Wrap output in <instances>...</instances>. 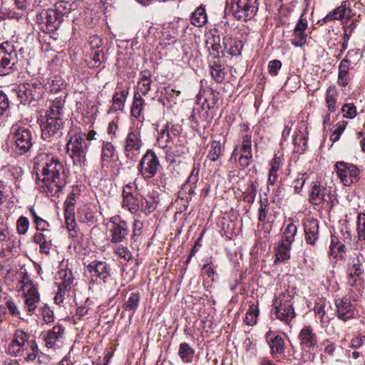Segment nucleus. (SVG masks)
<instances>
[{"mask_svg": "<svg viewBox=\"0 0 365 365\" xmlns=\"http://www.w3.org/2000/svg\"><path fill=\"white\" fill-rule=\"evenodd\" d=\"M335 305L336 307L337 317L340 319L346 322L354 317L355 307L350 299L347 297L338 298L335 299Z\"/></svg>", "mask_w": 365, "mask_h": 365, "instance_id": "412c9836", "label": "nucleus"}, {"mask_svg": "<svg viewBox=\"0 0 365 365\" xmlns=\"http://www.w3.org/2000/svg\"><path fill=\"white\" fill-rule=\"evenodd\" d=\"M160 167V163L157 155L152 150H148L140 160L138 170L142 178L148 181L155 177Z\"/></svg>", "mask_w": 365, "mask_h": 365, "instance_id": "0eeeda50", "label": "nucleus"}, {"mask_svg": "<svg viewBox=\"0 0 365 365\" xmlns=\"http://www.w3.org/2000/svg\"><path fill=\"white\" fill-rule=\"evenodd\" d=\"M33 239L34 242L39 245L41 252L46 255L50 253L52 246V237L50 232H36Z\"/></svg>", "mask_w": 365, "mask_h": 365, "instance_id": "c85d7f7f", "label": "nucleus"}, {"mask_svg": "<svg viewBox=\"0 0 365 365\" xmlns=\"http://www.w3.org/2000/svg\"><path fill=\"white\" fill-rule=\"evenodd\" d=\"M152 80L149 71H144L140 73V78L138 83V91L140 95H146L150 90Z\"/></svg>", "mask_w": 365, "mask_h": 365, "instance_id": "4c0bfd02", "label": "nucleus"}, {"mask_svg": "<svg viewBox=\"0 0 365 365\" xmlns=\"http://www.w3.org/2000/svg\"><path fill=\"white\" fill-rule=\"evenodd\" d=\"M244 200L248 203L252 204L255 202L257 195L256 186L251 183L247 188L246 192L244 193Z\"/></svg>", "mask_w": 365, "mask_h": 365, "instance_id": "680f3d73", "label": "nucleus"}, {"mask_svg": "<svg viewBox=\"0 0 365 365\" xmlns=\"http://www.w3.org/2000/svg\"><path fill=\"white\" fill-rule=\"evenodd\" d=\"M257 9V0H231L230 9L237 20L246 21L251 19Z\"/></svg>", "mask_w": 365, "mask_h": 365, "instance_id": "6e6552de", "label": "nucleus"}, {"mask_svg": "<svg viewBox=\"0 0 365 365\" xmlns=\"http://www.w3.org/2000/svg\"><path fill=\"white\" fill-rule=\"evenodd\" d=\"M86 135L83 133H75L71 136L66 144L67 152L75 164H81L86 161L87 152Z\"/></svg>", "mask_w": 365, "mask_h": 365, "instance_id": "423d86ee", "label": "nucleus"}, {"mask_svg": "<svg viewBox=\"0 0 365 365\" xmlns=\"http://www.w3.org/2000/svg\"><path fill=\"white\" fill-rule=\"evenodd\" d=\"M223 45L225 51L232 56H237L241 53L242 49L241 41L233 38L231 36H224Z\"/></svg>", "mask_w": 365, "mask_h": 365, "instance_id": "c9c22d12", "label": "nucleus"}, {"mask_svg": "<svg viewBox=\"0 0 365 365\" xmlns=\"http://www.w3.org/2000/svg\"><path fill=\"white\" fill-rule=\"evenodd\" d=\"M36 18L37 23L44 25L48 31L56 30L62 22L54 8L42 9L36 14Z\"/></svg>", "mask_w": 365, "mask_h": 365, "instance_id": "dca6fc26", "label": "nucleus"}, {"mask_svg": "<svg viewBox=\"0 0 365 365\" xmlns=\"http://www.w3.org/2000/svg\"><path fill=\"white\" fill-rule=\"evenodd\" d=\"M353 63L356 64V62H351L348 58L343 59L339 66V75H338V84L341 86H346L349 82V71L350 70V65Z\"/></svg>", "mask_w": 365, "mask_h": 365, "instance_id": "2f4dec72", "label": "nucleus"}, {"mask_svg": "<svg viewBox=\"0 0 365 365\" xmlns=\"http://www.w3.org/2000/svg\"><path fill=\"white\" fill-rule=\"evenodd\" d=\"M80 2L73 1L71 2L66 1H58L54 4L56 12L63 21L64 16H67L71 12L77 10Z\"/></svg>", "mask_w": 365, "mask_h": 365, "instance_id": "cd10ccee", "label": "nucleus"}, {"mask_svg": "<svg viewBox=\"0 0 365 365\" xmlns=\"http://www.w3.org/2000/svg\"><path fill=\"white\" fill-rule=\"evenodd\" d=\"M361 274L362 270L359 259L354 258L348 267V284L351 287L356 286Z\"/></svg>", "mask_w": 365, "mask_h": 365, "instance_id": "bb28decb", "label": "nucleus"}, {"mask_svg": "<svg viewBox=\"0 0 365 365\" xmlns=\"http://www.w3.org/2000/svg\"><path fill=\"white\" fill-rule=\"evenodd\" d=\"M77 217L82 223L93 224L95 222L94 206L91 204L83 205L78 210Z\"/></svg>", "mask_w": 365, "mask_h": 365, "instance_id": "473e14b6", "label": "nucleus"}, {"mask_svg": "<svg viewBox=\"0 0 365 365\" xmlns=\"http://www.w3.org/2000/svg\"><path fill=\"white\" fill-rule=\"evenodd\" d=\"M145 106V101L139 93H135L131 106V115L135 118L140 117Z\"/></svg>", "mask_w": 365, "mask_h": 365, "instance_id": "a19ab883", "label": "nucleus"}, {"mask_svg": "<svg viewBox=\"0 0 365 365\" xmlns=\"http://www.w3.org/2000/svg\"><path fill=\"white\" fill-rule=\"evenodd\" d=\"M18 62L14 42L6 41L0 43V76L11 73Z\"/></svg>", "mask_w": 365, "mask_h": 365, "instance_id": "39448f33", "label": "nucleus"}, {"mask_svg": "<svg viewBox=\"0 0 365 365\" xmlns=\"http://www.w3.org/2000/svg\"><path fill=\"white\" fill-rule=\"evenodd\" d=\"M259 309L257 305L251 304L246 313L245 322L249 326H253L257 323Z\"/></svg>", "mask_w": 365, "mask_h": 365, "instance_id": "8fccbe9b", "label": "nucleus"}, {"mask_svg": "<svg viewBox=\"0 0 365 365\" xmlns=\"http://www.w3.org/2000/svg\"><path fill=\"white\" fill-rule=\"evenodd\" d=\"M110 239L112 243H120L123 242L128 235L129 229L125 221L119 222L111 221L109 228Z\"/></svg>", "mask_w": 365, "mask_h": 365, "instance_id": "aec40b11", "label": "nucleus"}, {"mask_svg": "<svg viewBox=\"0 0 365 365\" xmlns=\"http://www.w3.org/2000/svg\"><path fill=\"white\" fill-rule=\"evenodd\" d=\"M27 345L29 349L24 359L26 361H34L36 359L38 354V345L35 340L28 341Z\"/></svg>", "mask_w": 365, "mask_h": 365, "instance_id": "6e6d98bb", "label": "nucleus"}, {"mask_svg": "<svg viewBox=\"0 0 365 365\" xmlns=\"http://www.w3.org/2000/svg\"><path fill=\"white\" fill-rule=\"evenodd\" d=\"M5 299L6 307L8 309L9 314L14 317L21 319V312L17 304L11 297H6Z\"/></svg>", "mask_w": 365, "mask_h": 365, "instance_id": "4d7b16f0", "label": "nucleus"}, {"mask_svg": "<svg viewBox=\"0 0 365 365\" xmlns=\"http://www.w3.org/2000/svg\"><path fill=\"white\" fill-rule=\"evenodd\" d=\"M308 27V23L302 14L294 29V38L292 43L295 46H302L307 42V34L304 33Z\"/></svg>", "mask_w": 365, "mask_h": 365, "instance_id": "b1692460", "label": "nucleus"}, {"mask_svg": "<svg viewBox=\"0 0 365 365\" xmlns=\"http://www.w3.org/2000/svg\"><path fill=\"white\" fill-rule=\"evenodd\" d=\"M170 140L171 135L170 133V124L167 123L160 131L157 143L160 148H165L168 147V143Z\"/></svg>", "mask_w": 365, "mask_h": 365, "instance_id": "09e8293b", "label": "nucleus"}, {"mask_svg": "<svg viewBox=\"0 0 365 365\" xmlns=\"http://www.w3.org/2000/svg\"><path fill=\"white\" fill-rule=\"evenodd\" d=\"M353 16L352 10L346 6V1L325 16L322 21L327 24L334 20L349 21Z\"/></svg>", "mask_w": 365, "mask_h": 365, "instance_id": "5701e85b", "label": "nucleus"}, {"mask_svg": "<svg viewBox=\"0 0 365 365\" xmlns=\"http://www.w3.org/2000/svg\"><path fill=\"white\" fill-rule=\"evenodd\" d=\"M9 140L14 152L19 155L27 153L34 144V135L27 127L14 124L9 133Z\"/></svg>", "mask_w": 365, "mask_h": 365, "instance_id": "7ed1b4c3", "label": "nucleus"}, {"mask_svg": "<svg viewBox=\"0 0 365 365\" xmlns=\"http://www.w3.org/2000/svg\"><path fill=\"white\" fill-rule=\"evenodd\" d=\"M319 222L315 219L304 222L305 240L307 244L315 245L319 238Z\"/></svg>", "mask_w": 365, "mask_h": 365, "instance_id": "a878e982", "label": "nucleus"}, {"mask_svg": "<svg viewBox=\"0 0 365 365\" xmlns=\"http://www.w3.org/2000/svg\"><path fill=\"white\" fill-rule=\"evenodd\" d=\"M293 304V298L288 291L276 294L273 301L276 317L287 324L289 323L295 317Z\"/></svg>", "mask_w": 365, "mask_h": 365, "instance_id": "20e7f679", "label": "nucleus"}, {"mask_svg": "<svg viewBox=\"0 0 365 365\" xmlns=\"http://www.w3.org/2000/svg\"><path fill=\"white\" fill-rule=\"evenodd\" d=\"M210 73L212 77L217 82H222L225 79V73L223 71L222 66L214 62L212 65H210Z\"/></svg>", "mask_w": 365, "mask_h": 365, "instance_id": "864d4df0", "label": "nucleus"}, {"mask_svg": "<svg viewBox=\"0 0 365 365\" xmlns=\"http://www.w3.org/2000/svg\"><path fill=\"white\" fill-rule=\"evenodd\" d=\"M29 277L27 274H24L22 277V289L24 291V307L28 314L31 316L34 314L37 307V304L40 302V294L37 289L34 286H31L28 283Z\"/></svg>", "mask_w": 365, "mask_h": 365, "instance_id": "ddd939ff", "label": "nucleus"}, {"mask_svg": "<svg viewBox=\"0 0 365 365\" xmlns=\"http://www.w3.org/2000/svg\"><path fill=\"white\" fill-rule=\"evenodd\" d=\"M338 96V91L335 86H330L327 90L326 94V105L329 111L333 113L336 110V98Z\"/></svg>", "mask_w": 365, "mask_h": 365, "instance_id": "37998d69", "label": "nucleus"}, {"mask_svg": "<svg viewBox=\"0 0 365 365\" xmlns=\"http://www.w3.org/2000/svg\"><path fill=\"white\" fill-rule=\"evenodd\" d=\"M231 28L227 21H222L217 25L215 31L218 33V35L224 36H230V31Z\"/></svg>", "mask_w": 365, "mask_h": 365, "instance_id": "338daca9", "label": "nucleus"}, {"mask_svg": "<svg viewBox=\"0 0 365 365\" xmlns=\"http://www.w3.org/2000/svg\"><path fill=\"white\" fill-rule=\"evenodd\" d=\"M290 248L291 245H287V242L281 241L276 250V258L274 263L282 262L289 259Z\"/></svg>", "mask_w": 365, "mask_h": 365, "instance_id": "de8ad7c7", "label": "nucleus"}, {"mask_svg": "<svg viewBox=\"0 0 365 365\" xmlns=\"http://www.w3.org/2000/svg\"><path fill=\"white\" fill-rule=\"evenodd\" d=\"M297 231V227L293 223L289 224L284 230L281 241L287 242V245H292L294 242Z\"/></svg>", "mask_w": 365, "mask_h": 365, "instance_id": "3c124183", "label": "nucleus"}, {"mask_svg": "<svg viewBox=\"0 0 365 365\" xmlns=\"http://www.w3.org/2000/svg\"><path fill=\"white\" fill-rule=\"evenodd\" d=\"M129 87L126 86L125 88H119L120 91L114 93L112 98V110L117 111L122 110L123 109L125 101L129 94Z\"/></svg>", "mask_w": 365, "mask_h": 365, "instance_id": "f704fd0d", "label": "nucleus"}, {"mask_svg": "<svg viewBox=\"0 0 365 365\" xmlns=\"http://www.w3.org/2000/svg\"><path fill=\"white\" fill-rule=\"evenodd\" d=\"M90 56L91 61L88 63V64L91 68L99 66L105 58L104 53L102 49L91 51Z\"/></svg>", "mask_w": 365, "mask_h": 365, "instance_id": "603ef678", "label": "nucleus"}, {"mask_svg": "<svg viewBox=\"0 0 365 365\" xmlns=\"http://www.w3.org/2000/svg\"><path fill=\"white\" fill-rule=\"evenodd\" d=\"M122 196L123 207L128 209L132 214L140 215L141 195L133 190V187L131 185L128 184L123 187Z\"/></svg>", "mask_w": 365, "mask_h": 365, "instance_id": "4468645a", "label": "nucleus"}, {"mask_svg": "<svg viewBox=\"0 0 365 365\" xmlns=\"http://www.w3.org/2000/svg\"><path fill=\"white\" fill-rule=\"evenodd\" d=\"M143 145V143L140 130L130 128L124 141L125 156L132 160H135L138 157Z\"/></svg>", "mask_w": 365, "mask_h": 365, "instance_id": "1a4fd4ad", "label": "nucleus"}, {"mask_svg": "<svg viewBox=\"0 0 365 365\" xmlns=\"http://www.w3.org/2000/svg\"><path fill=\"white\" fill-rule=\"evenodd\" d=\"M64 83L61 78L54 77L47 81L44 85V88L50 93H57L64 88Z\"/></svg>", "mask_w": 365, "mask_h": 365, "instance_id": "49530a36", "label": "nucleus"}, {"mask_svg": "<svg viewBox=\"0 0 365 365\" xmlns=\"http://www.w3.org/2000/svg\"><path fill=\"white\" fill-rule=\"evenodd\" d=\"M191 23L197 27H202L207 22V17L205 9L202 6H200L195 9L191 16Z\"/></svg>", "mask_w": 365, "mask_h": 365, "instance_id": "58836bf2", "label": "nucleus"}, {"mask_svg": "<svg viewBox=\"0 0 365 365\" xmlns=\"http://www.w3.org/2000/svg\"><path fill=\"white\" fill-rule=\"evenodd\" d=\"M224 152L225 141L221 143L220 140H213L210 143L207 158L211 162L220 161L224 155Z\"/></svg>", "mask_w": 365, "mask_h": 365, "instance_id": "c756f323", "label": "nucleus"}, {"mask_svg": "<svg viewBox=\"0 0 365 365\" xmlns=\"http://www.w3.org/2000/svg\"><path fill=\"white\" fill-rule=\"evenodd\" d=\"M29 334L22 329H16L7 347V353L13 356H21L26 342L28 343Z\"/></svg>", "mask_w": 365, "mask_h": 365, "instance_id": "f3484780", "label": "nucleus"}, {"mask_svg": "<svg viewBox=\"0 0 365 365\" xmlns=\"http://www.w3.org/2000/svg\"><path fill=\"white\" fill-rule=\"evenodd\" d=\"M298 339L302 349L312 351L319 346L318 336L311 326L303 327L299 333Z\"/></svg>", "mask_w": 365, "mask_h": 365, "instance_id": "a211bd4d", "label": "nucleus"}, {"mask_svg": "<svg viewBox=\"0 0 365 365\" xmlns=\"http://www.w3.org/2000/svg\"><path fill=\"white\" fill-rule=\"evenodd\" d=\"M37 160L43 162L36 178L40 191L48 197H58L67 184L68 178L63 163L57 157L45 153L38 155Z\"/></svg>", "mask_w": 365, "mask_h": 365, "instance_id": "f257e3e1", "label": "nucleus"}, {"mask_svg": "<svg viewBox=\"0 0 365 365\" xmlns=\"http://www.w3.org/2000/svg\"><path fill=\"white\" fill-rule=\"evenodd\" d=\"M337 176L345 186H351L356 183L359 179V169L354 165L343 161L335 165Z\"/></svg>", "mask_w": 365, "mask_h": 365, "instance_id": "f8f14e48", "label": "nucleus"}, {"mask_svg": "<svg viewBox=\"0 0 365 365\" xmlns=\"http://www.w3.org/2000/svg\"><path fill=\"white\" fill-rule=\"evenodd\" d=\"M115 252L116 253V255H118V257L123 258V259H125L127 262H129L130 260H131L133 259L131 252L125 247H123V246L118 247L115 249Z\"/></svg>", "mask_w": 365, "mask_h": 365, "instance_id": "774afa93", "label": "nucleus"}, {"mask_svg": "<svg viewBox=\"0 0 365 365\" xmlns=\"http://www.w3.org/2000/svg\"><path fill=\"white\" fill-rule=\"evenodd\" d=\"M241 155L239 158V163L242 167H248L252 161V149L247 150H241Z\"/></svg>", "mask_w": 365, "mask_h": 365, "instance_id": "bf43d9fd", "label": "nucleus"}, {"mask_svg": "<svg viewBox=\"0 0 365 365\" xmlns=\"http://www.w3.org/2000/svg\"><path fill=\"white\" fill-rule=\"evenodd\" d=\"M140 202V213H143L145 216L149 215L156 209V202L152 196L143 197L141 195Z\"/></svg>", "mask_w": 365, "mask_h": 365, "instance_id": "ea45409f", "label": "nucleus"}, {"mask_svg": "<svg viewBox=\"0 0 365 365\" xmlns=\"http://www.w3.org/2000/svg\"><path fill=\"white\" fill-rule=\"evenodd\" d=\"M43 88L38 83H25L20 84L16 89V94L23 104H30L38 101L43 95Z\"/></svg>", "mask_w": 365, "mask_h": 365, "instance_id": "9d476101", "label": "nucleus"}, {"mask_svg": "<svg viewBox=\"0 0 365 365\" xmlns=\"http://www.w3.org/2000/svg\"><path fill=\"white\" fill-rule=\"evenodd\" d=\"M115 148L110 142H104L101 148L102 166H107L114 155Z\"/></svg>", "mask_w": 365, "mask_h": 365, "instance_id": "c03bdc74", "label": "nucleus"}, {"mask_svg": "<svg viewBox=\"0 0 365 365\" xmlns=\"http://www.w3.org/2000/svg\"><path fill=\"white\" fill-rule=\"evenodd\" d=\"M64 328L61 325H56L48 331L41 334L46 346L48 348H53L56 342L63 338Z\"/></svg>", "mask_w": 365, "mask_h": 365, "instance_id": "393cba45", "label": "nucleus"}, {"mask_svg": "<svg viewBox=\"0 0 365 365\" xmlns=\"http://www.w3.org/2000/svg\"><path fill=\"white\" fill-rule=\"evenodd\" d=\"M178 355L183 362L190 363L193 359L195 350L189 344L183 342L179 346Z\"/></svg>", "mask_w": 365, "mask_h": 365, "instance_id": "79ce46f5", "label": "nucleus"}, {"mask_svg": "<svg viewBox=\"0 0 365 365\" xmlns=\"http://www.w3.org/2000/svg\"><path fill=\"white\" fill-rule=\"evenodd\" d=\"M29 227V221L24 216L20 217L16 222V230L19 235H25Z\"/></svg>", "mask_w": 365, "mask_h": 365, "instance_id": "052dcab7", "label": "nucleus"}, {"mask_svg": "<svg viewBox=\"0 0 365 365\" xmlns=\"http://www.w3.org/2000/svg\"><path fill=\"white\" fill-rule=\"evenodd\" d=\"M140 299V294L138 292H131L123 306V309L134 314L139 306Z\"/></svg>", "mask_w": 365, "mask_h": 365, "instance_id": "a18cd8bd", "label": "nucleus"}, {"mask_svg": "<svg viewBox=\"0 0 365 365\" xmlns=\"http://www.w3.org/2000/svg\"><path fill=\"white\" fill-rule=\"evenodd\" d=\"M13 238V235L7 225L2 220H0V243L4 242H11Z\"/></svg>", "mask_w": 365, "mask_h": 365, "instance_id": "5fc2aeb1", "label": "nucleus"}, {"mask_svg": "<svg viewBox=\"0 0 365 365\" xmlns=\"http://www.w3.org/2000/svg\"><path fill=\"white\" fill-rule=\"evenodd\" d=\"M81 189L78 186H73L64 202V211L65 212H68V215L71 217L72 213H75V205L81 195Z\"/></svg>", "mask_w": 365, "mask_h": 365, "instance_id": "72a5a7b5", "label": "nucleus"}, {"mask_svg": "<svg viewBox=\"0 0 365 365\" xmlns=\"http://www.w3.org/2000/svg\"><path fill=\"white\" fill-rule=\"evenodd\" d=\"M267 343L270 349V354L276 356L277 354H284L285 351V342L279 334L269 331L265 335Z\"/></svg>", "mask_w": 365, "mask_h": 365, "instance_id": "4be33fe9", "label": "nucleus"}, {"mask_svg": "<svg viewBox=\"0 0 365 365\" xmlns=\"http://www.w3.org/2000/svg\"><path fill=\"white\" fill-rule=\"evenodd\" d=\"M341 111L343 115L346 118L352 119L356 115V108L353 103L344 104L342 107Z\"/></svg>", "mask_w": 365, "mask_h": 365, "instance_id": "0e129e2a", "label": "nucleus"}, {"mask_svg": "<svg viewBox=\"0 0 365 365\" xmlns=\"http://www.w3.org/2000/svg\"><path fill=\"white\" fill-rule=\"evenodd\" d=\"M199 173V168H194L192 169V173L189 177L188 180L186 182L182 185L181 190L180 191V195L181 197H186L187 199L189 197H191L195 192L194 182L197 181Z\"/></svg>", "mask_w": 365, "mask_h": 365, "instance_id": "7c9ffc66", "label": "nucleus"}, {"mask_svg": "<svg viewBox=\"0 0 365 365\" xmlns=\"http://www.w3.org/2000/svg\"><path fill=\"white\" fill-rule=\"evenodd\" d=\"M87 270L96 283L101 281L106 283L110 279V268L106 262L94 260L87 266Z\"/></svg>", "mask_w": 365, "mask_h": 365, "instance_id": "2eb2a0df", "label": "nucleus"}, {"mask_svg": "<svg viewBox=\"0 0 365 365\" xmlns=\"http://www.w3.org/2000/svg\"><path fill=\"white\" fill-rule=\"evenodd\" d=\"M325 302L322 299H319L316 302L315 306L314 307V311L317 315H318L320 319V322L322 323H325L324 316H325Z\"/></svg>", "mask_w": 365, "mask_h": 365, "instance_id": "e2e57ef3", "label": "nucleus"}, {"mask_svg": "<svg viewBox=\"0 0 365 365\" xmlns=\"http://www.w3.org/2000/svg\"><path fill=\"white\" fill-rule=\"evenodd\" d=\"M187 153V149L182 145H175L167 150V154L173 158L183 156Z\"/></svg>", "mask_w": 365, "mask_h": 365, "instance_id": "13d9d810", "label": "nucleus"}, {"mask_svg": "<svg viewBox=\"0 0 365 365\" xmlns=\"http://www.w3.org/2000/svg\"><path fill=\"white\" fill-rule=\"evenodd\" d=\"M324 353L327 354L329 356L334 357L335 356V352L336 349V346L335 344L329 339H327L322 343Z\"/></svg>", "mask_w": 365, "mask_h": 365, "instance_id": "69168bd1", "label": "nucleus"}, {"mask_svg": "<svg viewBox=\"0 0 365 365\" xmlns=\"http://www.w3.org/2000/svg\"><path fill=\"white\" fill-rule=\"evenodd\" d=\"M56 279L59 281L57 282L58 287L69 291L73 282L72 271L70 269H61L56 275Z\"/></svg>", "mask_w": 365, "mask_h": 365, "instance_id": "e433bc0d", "label": "nucleus"}, {"mask_svg": "<svg viewBox=\"0 0 365 365\" xmlns=\"http://www.w3.org/2000/svg\"><path fill=\"white\" fill-rule=\"evenodd\" d=\"M202 103V110H211L215 108L219 100V93L210 87L201 88L197 98Z\"/></svg>", "mask_w": 365, "mask_h": 365, "instance_id": "6ab92c4d", "label": "nucleus"}, {"mask_svg": "<svg viewBox=\"0 0 365 365\" xmlns=\"http://www.w3.org/2000/svg\"><path fill=\"white\" fill-rule=\"evenodd\" d=\"M64 105L65 100L61 97L50 102L48 109L41 123V136L43 140L56 141L61 137Z\"/></svg>", "mask_w": 365, "mask_h": 365, "instance_id": "f03ea898", "label": "nucleus"}, {"mask_svg": "<svg viewBox=\"0 0 365 365\" xmlns=\"http://www.w3.org/2000/svg\"><path fill=\"white\" fill-rule=\"evenodd\" d=\"M336 199L332 193V187L322 186L319 182H313L309 192V201L314 205L326 204L332 207Z\"/></svg>", "mask_w": 365, "mask_h": 365, "instance_id": "9b49d317", "label": "nucleus"}]
</instances>
